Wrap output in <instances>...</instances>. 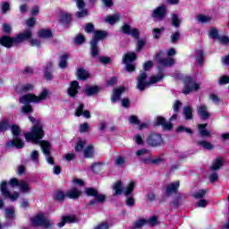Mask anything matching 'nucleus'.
I'll list each match as a JSON object with an SVG mask.
<instances>
[{
	"instance_id": "1",
	"label": "nucleus",
	"mask_w": 229,
	"mask_h": 229,
	"mask_svg": "<svg viewBox=\"0 0 229 229\" xmlns=\"http://www.w3.org/2000/svg\"><path fill=\"white\" fill-rule=\"evenodd\" d=\"M47 96H49V89H43L38 96L33 93H28L21 96L19 99L20 103H21V114H33V106L30 105V103H40L41 101H46L47 99Z\"/></svg>"
},
{
	"instance_id": "2",
	"label": "nucleus",
	"mask_w": 229,
	"mask_h": 229,
	"mask_svg": "<svg viewBox=\"0 0 229 229\" xmlns=\"http://www.w3.org/2000/svg\"><path fill=\"white\" fill-rule=\"evenodd\" d=\"M31 37H33V33L30 30L19 33L15 37L4 35L0 38V46L10 49V47H13V44H21V42H26V40L31 39Z\"/></svg>"
},
{
	"instance_id": "3",
	"label": "nucleus",
	"mask_w": 229,
	"mask_h": 229,
	"mask_svg": "<svg viewBox=\"0 0 229 229\" xmlns=\"http://www.w3.org/2000/svg\"><path fill=\"white\" fill-rule=\"evenodd\" d=\"M44 124L41 121H38L32 127L30 132L24 134L27 142H32V144H40L42 147V139H44Z\"/></svg>"
},
{
	"instance_id": "4",
	"label": "nucleus",
	"mask_w": 229,
	"mask_h": 229,
	"mask_svg": "<svg viewBox=\"0 0 229 229\" xmlns=\"http://www.w3.org/2000/svg\"><path fill=\"white\" fill-rule=\"evenodd\" d=\"M10 130L13 135V139L6 142L5 147L8 148H16V149H22L24 148V141L20 138L21 135V127L17 124H13L10 127Z\"/></svg>"
},
{
	"instance_id": "5",
	"label": "nucleus",
	"mask_w": 229,
	"mask_h": 229,
	"mask_svg": "<svg viewBox=\"0 0 229 229\" xmlns=\"http://www.w3.org/2000/svg\"><path fill=\"white\" fill-rule=\"evenodd\" d=\"M108 33L105 30H95L92 39L89 42L90 55L92 58H98L99 56V46H98L99 40L106 38Z\"/></svg>"
},
{
	"instance_id": "6",
	"label": "nucleus",
	"mask_w": 229,
	"mask_h": 229,
	"mask_svg": "<svg viewBox=\"0 0 229 229\" xmlns=\"http://www.w3.org/2000/svg\"><path fill=\"white\" fill-rule=\"evenodd\" d=\"M85 194L88 196V198H94L89 201L87 207H94L98 205V203L103 205V203L106 201V195L99 194V191L96 188H86Z\"/></svg>"
},
{
	"instance_id": "7",
	"label": "nucleus",
	"mask_w": 229,
	"mask_h": 229,
	"mask_svg": "<svg viewBox=\"0 0 229 229\" xmlns=\"http://www.w3.org/2000/svg\"><path fill=\"white\" fill-rule=\"evenodd\" d=\"M147 144L150 148H161L162 146H165L164 138H162V134L156 133L154 131H151L147 136Z\"/></svg>"
},
{
	"instance_id": "8",
	"label": "nucleus",
	"mask_w": 229,
	"mask_h": 229,
	"mask_svg": "<svg viewBox=\"0 0 229 229\" xmlns=\"http://www.w3.org/2000/svg\"><path fill=\"white\" fill-rule=\"evenodd\" d=\"M178 119V113L174 114L170 118L169 122L165 120V117L159 116L157 118L156 126H161L164 131H172L173 130V121Z\"/></svg>"
},
{
	"instance_id": "9",
	"label": "nucleus",
	"mask_w": 229,
	"mask_h": 229,
	"mask_svg": "<svg viewBox=\"0 0 229 229\" xmlns=\"http://www.w3.org/2000/svg\"><path fill=\"white\" fill-rule=\"evenodd\" d=\"M184 87L182 89V94H191L196 90H199V84L196 83V80L191 76H187L183 81Z\"/></svg>"
},
{
	"instance_id": "10",
	"label": "nucleus",
	"mask_w": 229,
	"mask_h": 229,
	"mask_svg": "<svg viewBox=\"0 0 229 229\" xmlns=\"http://www.w3.org/2000/svg\"><path fill=\"white\" fill-rule=\"evenodd\" d=\"M33 226H43V228H53V222L46 218L42 214H38L30 219Z\"/></svg>"
},
{
	"instance_id": "11",
	"label": "nucleus",
	"mask_w": 229,
	"mask_h": 229,
	"mask_svg": "<svg viewBox=\"0 0 229 229\" xmlns=\"http://www.w3.org/2000/svg\"><path fill=\"white\" fill-rule=\"evenodd\" d=\"M120 31L123 35H130L135 40H139L140 38V31L137 28H131V26L128 23H123V25L120 28Z\"/></svg>"
},
{
	"instance_id": "12",
	"label": "nucleus",
	"mask_w": 229,
	"mask_h": 229,
	"mask_svg": "<svg viewBox=\"0 0 229 229\" xmlns=\"http://www.w3.org/2000/svg\"><path fill=\"white\" fill-rule=\"evenodd\" d=\"M154 60L158 65H162V67H173V64H174V60L173 58H164L163 51L157 53L154 56Z\"/></svg>"
},
{
	"instance_id": "13",
	"label": "nucleus",
	"mask_w": 229,
	"mask_h": 229,
	"mask_svg": "<svg viewBox=\"0 0 229 229\" xmlns=\"http://www.w3.org/2000/svg\"><path fill=\"white\" fill-rule=\"evenodd\" d=\"M0 192H2L4 198H10L11 201H15L19 198V192L14 191L13 194L10 192V191L8 190V182L6 181H2L0 184Z\"/></svg>"
},
{
	"instance_id": "14",
	"label": "nucleus",
	"mask_w": 229,
	"mask_h": 229,
	"mask_svg": "<svg viewBox=\"0 0 229 229\" xmlns=\"http://www.w3.org/2000/svg\"><path fill=\"white\" fill-rule=\"evenodd\" d=\"M148 80V73L144 71H140L137 78V89L140 92L146 90V87H149V81Z\"/></svg>"
},
{
	"instance_id": "15",
	"label": "nucleus",
	"mask_w": 229,
	"mask_h": 229,
	"mask_svg": "<svg viewBox=\"0 0 229 229\" xmlns=\"http://www.w3.org/2000/svg\"><path fill=\"white\" fill-rule=\"evenodd\" d=\"M80 89H81L80 82H78V81H72L69 88L67 89V95L72 99H77L78 94H80Z\"/></svg>"
},
{
	"instance_id": "16",
	"label": "nucleus",
	"mask_w": 229,
	"mask_h": 229,
	"mask_svg": "<svg viewBox=\"0 0 229 229\" xmlns=\"http://www.w3.org/2000/svg\"><path fill=\"white\" fill-rule=\"evenodd\" d=\"M167 15V7L165 4H161L151 13L150 17L152 19H157L158 21H164Z\"/></svg>"
},
{
	"instance_id": "17",
	"label": "nucleus",
	"mask_w": 229,
	"mask_h": 229,
	"mask_svg": "<svg viewBox=\"0 0 229 229\" xmlns=\"http://www.w3.org/2000/svg\"><path fill=\"white\" fill-rule=\"evenodd\" d=\"M77 8L81 11L75 13L77 19H83V17H89V10L85 9L86 4L85 0H75Z\"/></svg>"
},
{
	"instance_id": "18",
	"label": "nucleus",
	"mask_w": 229,
	"mask_h": 229,
	"mask_svg": "<svg viewBox=\"0 0 229 229\" xmlns=\"http://www.w3.org/2000/svg\"><path fill=\"white\" fill-rule=\"evenodd\" d=\"M41 142H42L41 148L44 155H46L47 157V162L48 164H51V165H53V164H55V159L53 158V157H51V143H49V141H41Z\"/></svg>"
},
{
	"instance_id": "19",
	"label": "nucleus",
	"mask_w": 229,
	"mask_h": 229,
	"mask_svg": "<svg viewBox=\"0 0 229 229\" xmlns=\"http://www.w3.org/2000/svg\"><path fill=\"white\" fill-rule=\"evenodd\" d=\"M126 92V88L124 86H120L118 88L113 89V94L111 96V102L116 103V101H121V96Z\"/></svg>"
},
{
	"instance_id": "20",
	"label": "nucleus",
	"mask_w": 229,
	"mask_h": 229,
	"mask_svg": "<svg viewBox=\"0 0 229 229\" xmlns=\"http://www.w3.org/2000/svg\"><path fill=\"white\" fill-rule=\"evenodd\" d=\"M43 72L44 80H46L47 81H53V78H55V75H53V63H47V64L44 66Z\"/></svg>"
},
{
	"instance_id": "21",
	"label": "nucleus",
	"mask_w": 229,
	"mask_h": 229,
	"mask_svg": "<svg viewBox=\"0 0 229 229\" xmlns=\"http://www.w3.org/2000/svg\"><path fill=\"white\" fill-rule=\"evenodd\" d=\"M59 23L61 26H64V28H69L72 23V14L69 13H62L59 18Z\"/></svg>"
},
{
	"instance_id": "22",
	"label": "nucleus",
	"mask_w": 229,
	"mask_h": 229,
	"mask_svg": "<svg viewBox=\"0 0 229 229\" xmlns=\"http://www.w3.org/2000/svg\"><path fill=\"white\" fill-rule=\"evenodd\" d=\"M101 92V87L95 85V86H88L84 89V95L86 98H92L94 96H98Z\"/></svg>"
},
{
	"instance_id": "23",
	"label": "nucleus",
	"mask_w": 229,
	"mask_h": 229,
	"mask_svg": "<svg viewBox=\"0 0 229 229\" xmlns=\"http://www.w3.org/2000/svg\"><path fill=\"white\" fill-rule=\"evenodd\" d=\"M208 123H199L197 125L199 133L202 139H208V137L212 136V132L207 130Z\"/></svg>"
},
{
	"instance_id": "24",
	"label": "nucleus",
	"mask_w": 229,
	"mask_h": 229,
	"mask_svg": "<svg viewBox=\"0 0 229 229\" xmlns=\"http://www.w3.org/2000/svg\"><path fill=\"white\" fill-rule=\"evenodd\" d=\"M178 189H180V181L167 184L165 189L166 196L169 198L171 194H176L178 192Z\"/></svg>"
},
{
	"instance_id": "25",
	"label": "nucleus",
	"mask_w": 229,
	"mask_h": 229,
	"mask_svg": "<svg viewBox=\"0 0 229 229\" xmlns=\"http://www.w3.org/2000/svg\"><path fill=\"white\" fill-rule=\"evenodd\" d=\"M82 194H83V191H81V190H79L78 188L73 187L68 191H66V198H69V199H79V198H81Z\"/></svg>"
},
{
	"instance_id": "26",
	"label": "nucleus",
	"mask_w": 229,
	"mask_h": 229,
	"mask_svg": "<svg viewBox=\"0 0 229 229\" xmlns=\"http://www.w3.org/2000/svg\"><path fill=\"white\" fill-rule=\"evenodd\" d=\"M197 114L202 121H207V119H210V113L208 112V108L205 105L200 106L198 108Z\"/></svg>"
},
{
	"instance_id": "27",
	"label": "nucleus",
	"mask_w": 229,
	"mask_h": 229,
	"mask_svg": "<svg viewBox=\"0 0 229 229\" xmlns=\"http://www.w3.org/2000/svg\"><path fill=\"white\" fill-rule=\"evenodd\" d=\"M68 224H72V223H76V216L74 215H68V216H62L61 222H59L57 224V226L59 228H62L64 226H65V225Z\"/></svg>"
},
{
	"instance_id": "28",
	"label": "nucleus",
	"mask_w": 229,
	"mask_h": 229,
	"mask_svg": "<svg viewBox=\"0 0 229 229\" xmlns=\"http://www.w3.org/2000/svg\"><path fill=\"white\" fill-rule=\"evenodd\" d=\"M225 165V161L223 157H216V158L213 161L212 165L210 166L211 171H219L221 167Z\"/></svg>"
},
{
	"instance_id": "29",
	"label": "nucleus",
	"mask_w": 229,
	"mask_h": 229,
	"mask_svg": "<svg viewBox=\"0 0 229 229\" xmlns=\"http://www.w3.org/2000/svg\"><path fill=\"white\" fill-rule=\"evenodd\" d=\"M76 76L77 80H80V81H85V80H89V78H90V74H89L83 68H79L77 70Z\"/></svg>"
},
{
	"instance_id": "30",
	"label": "nucleus",
	"mask_w": 229,
	"mask_h": 229,
	"mask_svg": "<svg viewBox=\"0 0 229 229\" xmlns=\"http://www.w3.org/2000/svg\"><path fill=\"white\" fill-rule=\"evenodd\" d=\"M39 38H53V30L51 29H41L38 31Z\"/></svg>"
},
{
	"instance_id": "31",
	"label": "nucleus",
	"mask_w": 229,
	"mask_h": 229,
	"mask_svg": "<svg viewBox=\"0 0 229 229\" xmlns=\"http://www.w3.org/2000/svg\"><path fill=\"white\" fill-rule=\"evenodd\" d=\"M137 60V54L135 52H129L123 57V64H131Z\"/></svg>"
},
{
	"instance_id": "32",
	"label": "nucleus",
	"mask_w": 229,
	"mask_h": 229,
	"mask_svg": "<svg viewBox=\"0 0 229 229\" xmlns=\"http://www.w3.org/2000/svg\"><path fill=\"white\" fill-rule=\"evenodd\" d=\"M164 78V72L162 69H159L158 73L156 76H151L148 81V85H155V83H158L159 81H162V79Z\"/></svg>"
},
{
	"instance_id": "33",
	"label": "nucleus",
	"mask_w": 229,
	"mask_h": 229,
	"mask_svg": "<svg viewBox=\"0 0 229 229\" xmlns=\"http://www.w3.org/2000/svg\"><path fill=\"white\" fill-rule=\"evenodd\" d=\"M69 56L70 55L65 53L59 57V67L60 69H65L69 65Z\"/></svg>"
},
{
	"instance_id": "34",
	"label": "nucleus",
	"mask_w": 229,
	"mask_h": 229,
	"mask_svg": "<svg viewBox=\"0 0 229 229\" xmlns=\"http://www.w3.org/2000/svg\"><path fill=\"white\" fill-rule=\"evenodd\" d=\"M67 198V193L64 192V191H56L54 193L53 199L54 201L63 202Z\"/></svg>"
},
{
	"instance_id": "35",
	"label": "nucleus",
	"mask_w": 229,
	"mask_h": 229,
	"mask_svg": "<svg viewBox=\"0 0 229 229\" xmlns=\"http://www.w3.org/2000/svg\"><path fill=\"white\" fill-rule=\"evenodd\" d=\"M113 191H114V196H121L123 192V181H117L113 187Z\"/></svg>"
},
{
	"instance_id": "36",
	"label": "nucleus",
	"mask_w": 229,
	"mask_h": 229,
	"mask_svg": "<svg viewBox=\"0 0 229 229\" xmlns=\"http://www.w3.org/2000/svg\"><path fill=\"white\" fill-rule=\"evenodd\" d=\"M94 155H95L94 146L88 145L84 149V158H94Z\"/></svg>"
},
{
	"instance_id": "37",
	"label": "nucleus",
	"mask_w": 229,
	"mask_h": 229,
	"mask_svg": "<svg viewBox=\"0 0 229 229\" xmlns=\"http://www.w3.org/2000/svg\"><path fill=\"white\" fill-rule=\"evenodd\" d=\"M182 114L186 119V121L192 120V107L191 106H187L183 108Z\"/></svg>"
},
{
	"instance_id": "38",
	"label": "nucleus",
	"mask_w": 229,
	"mask_h": 229,
	"mask_svg": "<svg viewBox=\"0 0 229 229\" xmlns=\"http://www.w3.org/2000/svg\"><path fill=\"white\" fill-rule=\"evenodd\" d=\"M197 144L198 146H201L204 149H207L208 151H212V149H214V145L210 143V141L199 140Z\"/></svg>"
},
{
	"instance_id": "39",
	"label": "nucleus",
	"mask_w": 229,
	"mask_h": 229,
	"mask_svg": "<svg viewBox=\"0 0 229 229\" xmlns=\"http://www.w3.org/2000/svg\"><path fill=\"white\" fill-rule=\"evenodd\" d=\"M10 128H11V125L8 120L4 119L0 121V133H4V131H8Z\"/></svg>"
},
{
	"instance_id": "40",
	"label": "nucleus",
	"mask_w": 229,
	"mask_h": 229,
	"mask_svg": "<svg viewBox=\"0 0 229 229\" xmlns=\"http://www.w3.org/2000/svg\"><path fill=\"white\" fill-rule=\"evenodd\" d=\"M133 191H135V182H131L127 187L124 190V196L126 198H128L129 196H131V194L133 193Z\"/></svg>"
},
{
	"instance_id": "41",
	"label": "nucleus",
	"mask_w": 229,
	"mask_h": 229,
	"mask_svg": "<svg viewBox=\"0 0 229 229\" xmlns=\"http://www.w3.org/2000/svg\"><path fill=\"white\" fill-rule=\"evenodd\" d=\"M196 60L199 65H202L205 62V52L201 49L196 50Z\"/></svg>"
},
{
	"instance_id": "42",
	"label": "nucleus",
	"mask_w": 229,
	"mask_h": 229,
	"mask_svg": "<svg viewBox=\"0 0 229 229\" xmlns=\"http://www.w3.org/2000/svg\"><path fill=\"white\" fill-rule=\"evenodd\" d=\"M175 131L177 133H183V131H185L186 133H188L189 135H193L194 134V131H192V129L189 128V127H185L183 125H179L176 129Z\"/></svg>"
},
{
	"instance_id": "43",
	"label": "nucleus",
	"mask_w": 229,
	"mask_h": 229,
	"mask_svg": "<svg viewBox=\"0 0 229 229\" xmlns=\"http://www.w3.org/2000/svg\"><path fill=\"white\" fill-rule=\"evenodd\" d=\"M144 225H148V219L141 218L132 224V228L140 229Z\"/></svg>"
},
{
	"instance_id": "44",
	"label": "nucleus",
	"mask_w": 229,
	"mask_h": 229,
	"mask_svg": "<svg viewBox=\"0 0 229 229\" xmlns=\"http://www.w3.org/2000/svg\"><path fill=\"white\" fill-rule=\"evenodd\" d=\"M207 192H208V190H199L198 191L193 193V198L195 199H203V198H205V196L207 195Z\"/></svg>"
},
{
	"instance_id": "45",
	"label": "nucleus",
	"mask_w": 229,
	"mask_h": 229,
	"mask_svg": "<svg viewBox=\"0 0 229 229\" xmlns=\"http://www.w3.org/2000/svg\"><path fill=\"white\" fill-rule=\"evenodd\" d=\"M120 19H121V15L119 14L109 15L106 17V22L113 25V24H115V22H118Z\"/></svg>"
},
{
	"instance_id": "46",
	"label": "nucleus",
	"mask_w": 229,
	"mask_h": 229,
	"mask_svg": "<svg viewBox=\"0 0 229 229\" xmlns=\"http://www.w3.org/2000/svg\"><path fill=\"white\" fill-rule=\"evenodd\" d=\"M165 27H161L160 29H153L152 33H153V37L154 38H156L157 40H158L160 38V35H162V31H165Z\"/></svg>"
},
{
	"instance_id": "47",
	"label": "nucleus",
	"mask_w": 229,
	"mask_h": 229,
	"mask_svg": "<svg viewBox=\"0 0 229 229\" xmlns=\"http://www.w3.org/2000/svg\"><path fill=\"white\" fill-rule=\"evenodd\" d=\"M209 37L210 38H213L214 40L216 39H219V30H217V29L212 27L209 30Z\"/></svg>"
},
{
	"instance_id": "48",
	"label": "nucleus",
	"mask_w": 229,
	"mask_h": 229,
	"mask_svg": "<svg viewBox=\"0 0 229 229\" xmlns=\"http://www.w3.org/2000/svg\"><path fill=\"white\" fill-rule=\"evenodd\" d=\"M18 187L20 188L21 192L30 191V184H28V182L25 181H21Z\"/></svg>"
},
{
	"instance_id": "49",
	"label": "nucleus",
	"mask_w": 229,
	"mask_h": 229,
	"mask_svg": "<svg viewBox=\"0 0 229 229\" xmlns=\"http://www.w3.org/2000/svg\"><path fill=\"white\" fill-rule=\"evenodd\" d=\"M172 26L174 28H180V17L176 13L172 14Z\"/></svg>"
},
{
	"instance_id": "50",
	"label": "nucleus",
	"mask_w": 229,
	"mask_h": 229,
	"mask_svg": "<svg viewBox=\"0 0 229 229\" xmlns=\"http://www.w3.org/2000/svg\"><path fill=\"white\" fill-rule=\"evenodd\" d=\"M86 40L87 38H85L83 34H78L74 38V42L77 44V46H81V44L85 43Z\"/></svg>"
},
{
	"instance_id": "51",
	"label": "nucleus",
	"mask_w": 229,
	"mask_h": 229,
	"mask_svg": "<svg viewBox=\"0 0 229 229\" xmlns=\"http://www.w3.org/2000/svg\"><path fill=\"white\" fill-rule=\"evenodd\" d=\"M86 144L87 142L85 140H79L75 146V152L80 153L81 151H83V148H85Z\"/></svg>"
},
{
	"instance_id": "52",
	"label": "nucleus",
	"mask_w": 229,
	"mask_h": 229,
	"mask_svg": "<svg viewBox=\"0 0 229 229\" xmlns=\"http://www.w3.org/2000/svg\"><path fill=\"white\" fill-rule=\"evenodd\" d=\"M212 18L206 16L205 14H199L198 15V21L202 22L203 24H207V22H210Z\"/></svg>"
},
{
	"instance_id": "53",
	"label": "nucleus",
	"mask_w": 229,
	"mask_h": 229,
	"mask_svg": "<svg viewBox=\"0 0 229 229\" xmlns=\"http://www.w3.org/2000/svg\"><path fill=\"white\" fill-rule=\"evenodd\" d=\"M130 124H133L134 126H137L140 124V120H139V117L135 114H132L129 118Z\"/></svg>"
},
{
	"instance_id": "54",
	"label": "nucleus",
	"mask_w": 229,
	"mask_h": 229,
	"mask_svg": "<svg viewBox=\"0 0 229 229\" xmlns=\"http://www.w3.org/2000/svg\"><path fill=\"white\" fill-rule=\"evenodd\" d=\"M147 224L150 225V226H157L158 225V217L157 216H153L147 220Z\"/></svg>"
},
{
	"instance_id": "55",
	"label": "nucleus",
	"mask_w": 229,
	"mask_h": 229,
	"mask_svg": "<svg viewBox=\"0 0 229 229\" xmlns=\"http://www.w3.org/2000/svg\"><path fill=\"white\" fill-rule=\"evenodd\" d=\"M125 71H127V72H135L137 71V66H135V64H131V63H125Z\"/></svg>"
},
{
	"instance_id": "56",
	"label": "nucleus",
	"mask_w": 229,
	"mask_h": 229,
	"mask_svg": "<svg viewBox=\"0 0 229 229\" xmlns=\"http://www.w3.org/2000/svg\"><path fill=\"white\" fill-rule=\"evenodd\" d=\"M101 165H103L101 163H93L90 169L93 173H99L101 171Z\"/></svg>"
},
{
	"instance_id": "57",
	"label": "nucleus",
	"mask_w": 229,
	"mask_h": 229,
	"mask_svg": "<svg viewBox=\"0 0 229 229\" xmlns=\"http://www.w3.org/2000/svg\"><path fill=\"white\" fill-rule=\"evenodd\" d=\"M84 108H85V105L80 104L75 111V115L77 117H81V115H83Z\"/></svg>"
},
{
	"instance_id": "58",
	"label": "nucleus",
	"mask_w": 229,
	"mask_h": 229,
	"mask_svg": "<svg viewBox=\"0 0 229 229\" xmlns=\"http://www.w3.org/2000/svg\"><path fill=\"white\" fill-rule=\"evenodd\" d=\"M151 69H153V61L148 60L143 64V70L145 72L151 71Z\"/></svg>"
},
{
	"instance_id": "59",
	"label": "nucleus",
	"mask_w": 229,
	"mask_h": 229,
	"mask_svg": "<svg viewBox=\"0 0 229 229\" xmlns=\"http://www.w3.org/2000/svg\"><path fill=\"white\" fill-rule=\"evenodd\" d=\"M89 128H90V126L89 125L88 123H83L80 125L79 131H81V133H87V131H89Z\"/></svg>"
},
{
	"instance_id": "60",
	"label": "nucleus",
	"mask_w": 229,
	"mask_h": 229,
	"mask_svg": "<svg viewBox=\"0 0 229 229\" xmlns=\"http://www.w3.org/2000/svg\"><path fill=\"white\" fill-rule=\"evenodd\" d=\"M180 40V31H175L171 36V42L172 44H176Z\"/></svg>"
},
{
	"instance_id": "61",
	"label": "nucleus",
	"mask_w": 229,
	"mask_h": 229,
	"mask_svg": "<svg viewBox=\"0 0 229 229\" xmlns=\"http://www.w3.org/2000/svg\"><path fill=\"white\" fill-rule=\"evenodd\" d=\"M218 41L223 44L224 46H228L229 44V37L226 35L220 36L218 38Z\"/></svg>"
},
{
	"instance_id": "62",
	"label": "nucleus",
	"mask_w": 229,
	"mask_h": 229,
	"mask_svg": "<svg viewBox=\"0 0 229 229\" xmlns=\"http://www.w3.org/2000/svg\"><path fill=\"white\" fill-rule=\"evenodd\" d=\"M218 83H219V85H228L229 76L228 75H224V76L220 77Z\"/></svg>"
},
{
	"instance_id": "63",
	"label": "nucleus",
	"mask_w": 229,
	"mask_h": 229,
	"mask_svg": "<svg viewBox=\"0 0 229 229\" xmlns=\"http://www.w3.org/2000/svg\"><path fill=\"white\" fill-rule=\"evenodd\" d=\"M84 31L85 33H92L94 31V24L92 22L86 24Z\"/></svg>"
},
{
	"instance_id": "64",
	"label": "nucleus",
	"mask_w": 229,
	"mask_h": 229,
	"mask_svg": "<svg viewBox=\"0 0 229 229\" xmlns=\"http://www.w3.org/2000/svg\"><path fill=\"white\" fill-rule=\"evenodd\" d=\"M110 225L106 222H102L101 224L98 225L94 229H108Z\"/></svg>"
}]
</instances>
